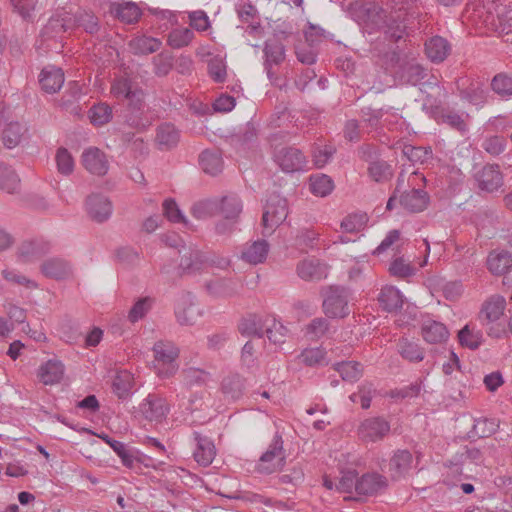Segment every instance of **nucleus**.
Here are the masks:
<instances>
[{
    "label": "nucleus",
    "mask_w": 512,
    "mask_h": 512,
    "mask_svg": "<svg viewBox=\"0 0 512 512\" xmlns=\"http://www.w3.org/2000/svg\"><path fill=\"white\" fill-rule=\"evenodd\" d=\"M286 463V453L282 436L276 433L266 451L260 456L256 470L261 474H272L280 471Z\"/></svg>",
    "instance_id": "obj_1"
},
{
    "label": "nucleus",
    "mask_w": 512,
    "mask_h": 512,
    "mask_svg": "<svg viewBox=\"0 0 512 512\" xmlns=\"http://www.w3.org/2000/svg\"><path fill=\"white\" fill-rule=\"evenodd\" d=\"M158 376L169 378L178 370L176 362L179 356L178 347L171 341L160 340L153 346Z\"/></svg>",
    "instance_id": "obj_2"
},
{
    "label": "nucleus",
    "mask_w": 512,
    "mask_h": 512,
    "mask_svg": "<svg viewBox=\"0 0 512 512\" xmlns=\"http://www.w3.org/2000/svg\"><path fill=\"white\" fill-rule=\"evenodd\" d=\"M323 311L330 318H344L349 313V292L341 286H328L322 289Z\"/></svg>",
    "instance_id": "obj_3"
},
{
    "label": "nucleus",
    "mask_w": 512,
    "mask_h": 512,
    "mask_svg": "<svg viewBox=\"0 0 512 512\" xmlns=\"http://www.w3.org/2000/svg\"><path fill=\"white\" fill-rule=\"evenodd\" d=\"M288 206L286 199L279 195H272L267 200L262 217L263 235L270 236L276 228L287 218Z\"/></svg>",
    "instance_id": "obj_4"
},
{
    "label": "nucleus",
    "mask_w": 512,
    "mask_h": 512,
    "mask_svg": "<svg viewBox=\"0 0 512 512\" xmlns=\"http://www.w3.org/2000/svg\"><path fill=\"white\" fill-rule=\"evenodd\" d=\"M389 431V422L383 417L375 416L360 422L357 428V435L364 443H375L383 440Z\"/></svg>",
    "instance_id": "obj_5"
},
{
    "label": "nucleus",
    "mask_w": 512,
    "mask_h": 512,
    "mask_svg": "<svg viewBox=\"0 0 512 512\" xmlns=\"http://www.w3.org/2000/svg\"><path fill=\"white\" fill-rule=\"evenodd\" d=\"M128 100L129 114L126 116V123L136 129L143 130L150 125L145 118V101L144 91L135 87L134 90L126 98Z\"/></svg>",
    "instance_id": "obj_6"
},
{
    "label": "nucleus",
    "mask_w": 512,
    "mask_h": 512,
    "mask_svg": "<svg viewBox=\"0 0 512 512\" xmlns=\"http://www.w3.org/2000/svg\"><path fill=\"white\" fill-rule=\"evenodd\" d=\"M175 316L180 325L192 326L202 316V310L190 293H182L176 301Z\"/></svg>",
    "instance_id": "obj_7"
},
{
    "label": "nucleus",
    "mask_w": 512,
    "mask_h": 512,
    "mask_svg": "<svg viewBox=\"0 0 512 512\" xmlns=\"http://www.w3.org/2000/svg\"><path fill=\"white\" fill-rule=\"evenodd\" d=\"M274 160L286 173L304 170L307 165L306 157L299 149L294 147H283L276 150Z\"/></svg>",
    "instance_id": "obj_8"
},
{
    "label": "nucleus",
    "mask_w": 512,
    "mask_h": 512,
    "mask_svg": "<svg viewBox=\"0 0 512 512\" xmlns=\"http://www.w3.org/2000/svg\"><path fill=\"white\" fill-rule=\"evenodd\" d=\"M83 167L96 176H104L109 170V159L104 151L97 147H88L84 149L81 155Z\"/></svg>",
    "instance_id": "obj_9"
},
{
    "label": "nucleus",
    "mask_w": 512,
    "mask_h": 512,
    "mask_svg": "<svg viewBox=\"0 0 512 512\" xmlns=\"http://www.w3.org/2000/svg\"><path fill=\"white\" fill-rule=\"evenodd\" d=\"M296 272L304 281H320L327 278L329 266L320 259L309 257L297 264Z\"/></svg>",
    "instance_id": "obj_10"
},
{
    "label": "nucleus",
    "mask_w": 512,
    "mask_h": 512,
    "mask_svg": "<svg viewBox=\"0 0 512 512\" xmlns=\"http://www.w3.org/2000/svg\"><path fill=\"white\" fill-rule=\"evenodd\" d=\"M414 458L410 451L398 449L393 452L389 463L388 473L392 480L404 478L413 467Z\"/></svg>",
    "instance_id": "obj_11"
},
{
    "label": "nucleus",
    "mask_w": 512,
    "mask_h": 512,
    "mask_svg": "<svg viewBox=\"0 0 512 512\" xmlns=\"http://www.w3.org/2000/svg\"><path fill=\"white\" fill-rule=\"evenodd\" d=\"M140 412L149 421L161 422L169 412L166 400L155 394H149L140 404Z\"/></svg>",
    "instance_id": "obj_12"
},
{
    "label": "nucleus",
    "mask_w": 512,
    "mask_h": 512,
    "mask_svg": "<svg viewBox=\"0 0 512 512\" xmlns=\"http://www.w3.org/2000/svg\"><path fill=\"white\" fill-rule=\"evenodd\" d=\"M110 200L101 194H92L86 200V211L89 217L98 223L107 221L112 215Z\"/></svg>",
    "instance_id": "obj_13"
},
{
    "label": "nucleus",
    "mask_w": 512,
    "mask_h": 512,
    "mask_svg": "<svg viewBox=\"0 0 512 512\" xmlns=\"http://www.w3.org/2000/svg\"><path fill=\"white\" fill-rule=\"evenodd\" d=\"M388 480L378 473H367L358 478L356 483V494L360 496H374L385 490Z\"/></svg>",
    "instance_id": "obj_14"
},
{
    "label": "nucleus",
    "mask_w": 512,
    "mask_h": 512,
    "mask_svg": "<svg viewBox=\"0 0 512 512\" xmlns=\"http://www.w3.org/2000/svg\"><path fill=\"white\" fill-rule=\"evenodd\" d=\"M478 186L481 190L493 193L502 188L503 175L498 165H486L477 175Z\"/></svg>",
    "instance_id": "obj_15"
},
{
    "label": "nucleus",
    "mask_w": 512,
    "mask_h": 512,
    "mask_svg": "<svg viewBox=\"0 0 512 512\" xmlns=\"http://www.w3.org/2000/svg\"><path fill=\"white\" fill-rule=\"evenodd\" d=\"M208 268V257L197 249L185 250L181 256L179 269L185 274H195Z\"/></svg>",
    "instance_id": "obj_16"
},
{
    "label": "nucleus",
    "mask_w": 512,
    "mask_h": 512,
    "mask_svg": "<svg viewBox=\"0 0 512 512\" xmlns=\"http://www.w3.org/2000/svg\"><path fill=\"white\" fill-rule=\"evenodd\" d=\"M193 437L196 442V448L193 452L195 461L203 467L209 466L216 456L214 442L198 432H194Z\"/></svg>",
    "instance_id": "obj_17"
},
{
    "label": "nucleus",
    "mask_w": 512,
    "mask_h": 512,
    "mask_svg": "<svg viewBox=\"0 0 512 512\" xmlns=\"http://www.w3.org/2000/svg\"><path fill=\"white\" fill-rule=\"evenodd\" d=\"M421 335L427 343L438 344L448 339L449 331L443 323L424 317L421 323Z\"/></svg>",
    "instance_id": "obj_18"
},
{
    "label": "nucleus",
    "mask_w": 512,
    "mask_h": 512,
    "mask_svg": "<svg viewBox=\"0 0 512 512\" xmlns=\"http://www.w3.org/2000/svg\"><path fill=\"white\" fill-rule=\"evenodd\" d=\"M65 81L64 72L61 68L53 65L46 66L39 75L41 88L49 94L58 92Z\"/></svg>",
    "instance_id": "obj_19"
},
{
    "label": "nucleus",
    "mask_w": 512,
    "mask_h": 512,
    "mask_svg": "<svg viewBox=\"0 0 512 512\" xmlns=\"http://www.w3.org/2000/svg\"><path fill=\"white\" fill-rule=\"evenodd\" d=\"M269 250L270 246L266 240H256L243 247L240 258L251 265L261 264L267 259Z\"/></svg>",
    "instance_id": "obj_20"
},
{
    "label": "nucleus",
    "mask_w": 512,
    "mask_h": 512,
    "mask_svg": "<svg viewBox=\"0 0 512 512\" xmlns=\"http://www.w3.org/2000/svg\"><path fill=\"white\" fill-rule=\"evenodd\" d=\"M216 214L226 220H237L242 212V201L235 194H229L215 199Z\"/></svg>",
    "instance_id": "obj_21"
},
{
    "label": "nucleus",
    "mask_w": 512,
    "mask_h": 512,
    "mask_svg": "<svg viewBox=\"0 0 512 512\" xmlns=\"http://www.w3.org/2000/svg\"><path fill=\"white\" fill-rule=\"evenodd\" d=\"M506 301L500 295L490 297L484 304L480 312V319L483 325H490L498 321L504 314Z\"/></svg>",
    "instance_id": "obj_22"
},
{
    "label": "nucleus",
    "mask_w": 512,
    "mask_h": 512,
    "mask_svg": "<svg viewBox=\"0 0 512 512\" xmlns=\"http://www.w3.org/2000/svg\"><path fill=\"white\" fill-rule=\"evenodd\" d=\"M451 52L450 43L441 36H433L425 42V53L432 62H443Z\"/></svg>",
    "instance_id": "obj_23"
},
{
    "label": "nucleus",
    "mask_w": 512,
    "mask_h": 512,
    "mask_svg": "<svg viewBox=\"0 0 512 512\" xmlns=\"http://www.w3.org/2000/svg\"><path fill=\"white\" fill-rule=\"evenodd\" d=\"M270 322V316H261L252 314L244 318L239 324V331L244 336H257L262 338L265 334L267 324Z\"/></svg>",
    "instance_id": "obj_24"
},
{
    "label": "nucleus",
    "mask_w": 512,
    "mask_h": 512,
    "mask_svg": "<svg viewBox=\"0 0 512 512\" xmlns=\"http://www.w3.org/2000/svg\"><path fill=\"white\" fill-rule=\"evenodd\" d=\"M76 19L67 12L52 16L43 29V35L56 37L61 32H66L75 26Z\"/></svg>",
    "instance_id": "obj_25"
},
{
    "label": "nucleus",
    "mask_w": 512,
    "mask_h": 512,
    "mask_svg": "<svg viewBox=\"0 0 512 512\" xmlns=\"http://www.w3.org/2000/svg\"><path fill=\"white\" fill-rule=\"evenodd\" d=\"M264 67L269 79L273 78L272 66L279 65L285 59V49L282 43L274 40L267 41L264 47Z\"/></svg>",
    "instance_id": "obj_26"
},
{
    "label": "nucleus",
    "mask_w": 512,
    "mask_h": 512,
    "mask_svg": "<svg viewBox=\"0 0 512 512\" xmlns=\"http://www.w3.org/2000/svg\"><path fill=\"white\" fill-rule=\"evenodd\" d=\"M64 376V365L58 360H49L38 370V377L44 385H54Z\"/></svg>",
    "instance_id": "obj_27"
},
{
    "label": "nucleus",
    "mask_w": 512,
    "mask_h": 512,
    "mask_svg": "<svg viewBox=\"0 0 512 512\" xmlns=\"http://www.w3.org/2000/svg\"><path fill=\"white\" fill-rule=\"evenodd\" d=\"M428 195L421 189H412L400 197L401 206L409 212H421L428 204Z\"/></svg>",
    "instance_id": "obj_28"
},
{
    "label": "nucleus",
    "mask_w": 512,
    "mask_h": 512,
    "mask_svg": "<svg viewBox=\"0 0 512 512\" xmlns=\"http://www.w3.org/2000/svg\"><path fill=\"white\" fill-rule=\"evenodd\" d=\"M110 12L124 23L132 24L139 20L142 12L138 5L134 2L113 3Z\"/></svg>",
    "instance_id": "obj_29"
},
{
    "label": "nucleus",
    "mask_w": 512,
    "mask_h": 512,
    "mask_svg": "<svg viewBox=\"0 0 512 512\" xmlns=\"http://www.w3.org/2000/svg\"><path fill=\"white\" fill-rule=\"evenodd\" d=\"M378 300L381 307L387 312H397L404 303L402 293L393 286L382 288Z\"/></svg>",
    "instance_id": "obj_30"
},
{
    "label": "nucleus",
    "mask_w": 512,
    "mask_h": 512,
    "mask_svg": "<svg viewBox=\"0 0 512 512\" xmlns=\"http://www.w3.org/2000/svg\"><path fill=\"white\" fill-rule=\"evenodd\" d=\"M161 46L160 39L147 35L136 36L129 42V48L136 55L152 54L158 51Z\"/></svg>",
    "instance_id": "obj_31"
},
{
    "label": "nucleus",
    "mask_w": 512,
    "mask_h": 512,
    "mask_svg": "<svg viewBox=\"0 0 512 512\" xmlns=\"http://www.w3.org/2000/svg\"><path fill=\"white\" fill-rule=\"evenodd\" d=\"M179 138V131L172 124L164 123L157 128L156 143L161 150L175 147Z\"/></svg>",
    "instance_id": "obj_32"
},
{
    "label": "nucleus",
    "mask_w": 512,
    "mask_h": 512,
    "mask_svg": "<svg viewBox=\"0 0 512 512\" xmlns=\"http://www.w3.org/2000/svg\"><path fill=\"white\" fill-rule=\"evenodd\" d=\"M488 269L495 275L504 274L512 266V255L508 251H492L487 259Z\"/></svg>",
    "instance_id": "obj_33"
},
{
    "label": "nucleus",
    "mask_w": 512,
    "mask_h": 512,
    "mask_svg": "<svg viewBox=\"0 0 512 512\" xmlns=\"http://www.w3.org/2000/svg\"><path fill=\"white\" fill-rule=\"evenodd\" d=\"M195 38V33L188 27H177L167 35V44L173 49L189 46Z\"/></svg>",
    "instance_id": "obj_34"
},
{
    "label": "nucleus",
    "mask_w": 512,
    "mask_h": 512,
    "mask_svg": "<svg viewBox=\"0 0 512 512\" xmlns=\"http://www.w3.org/2000/svg\"><path fill=\"white\" fill-rule=\"evenodd\" d=\"M458 339L463 347L475 350L483 342V333L474 325L467 324L458 332Z\"/></svg>",
    "instance_id": "obj_35"
},
{
    "label": "nucleus",
    "mask_w": 512,
    "mask_h": 512,
    "mask_svg": "<svg viewBox=\"0 0 512 512\" xmlns=\"http://www.w3.org/2000/svg\"><path fill=\"white\" fill-rule=\"evenodd\" d=\"M42 272L51 278L63 279L71 273L69 263L63 259L53 258L42 264Z\"/></svg>",
    "instance_id": "obj_36"
},
{
    "label": "nucleus",
    "mask_w": 512,
    "mask_h": 512,
    "mask_svg": "<svg viewBox=\"0 0 512 512\" xmlns=\"http://www.w3.org/2000/svg\"><path fill=\"white\" fill-rule=\"evenodd\" d=\"M209 291L217 296H233L242 287L240 282L232 278H223L208 284Z\"/></svg>",
    "instance_id": "obj_37"
},
{
    "label": "nucleus",
    "mask_w": 512,
    "mask_h": 512,
    "mask_svg": "<svg viewBox=\"0 0 512 512\" xmlns=\"http://www.w3.org/2000/svg\"><path fill=\"white\" fill-rule=\"evenodd\" d=\"M200 165L207 174L215 176L223 169V159L217 151H204L199 157Z\"/></svg>",
    "instance_id": "obj_38"
},
{
    "label": "nucleus",
    "mask_w": 512,
    "mask_h": 512,
    "mask_svg": "<svg viewBox=\"0 0 512 512\" xmlns=\"http://www.w3.org/2000/svg\"><path fill=\"white\" fill-rule=\"evenodd\" d=\"M20 188V179L9 166L0 165V189L7 193H16Z\"/></svg>",
    "instance_id": "obj_39"
},
{
    "label": "nucleus",
    "mask_w": 512,
    "mask_h": 512,
    "mask_svg": "<svg viewBox=\"0 0 512 512\" xmlns=\"http://www.w3.org/2000/svg\"><path fill=\"white\" fill-rule=\"evenodd\" d=\"M398 352L404 359L410 362H420L424 359V350L419 344L408 339L399 340Z\"/></svg>",
    "instance_id": "obj_40"
},
{
    "label": "nucleus",
    "mask_w": 512,
    "mask_h": 512,
    "mask_svg": "<svg viewBox=\"0 0 512 512\" xmlns=\"http://www.w3.org/2000/svg\"><path fill=\"white\" fill-rule=\"evenodd\" d=\"M334 369L340 374L343 380L355 382L363 373L362 365L355 361H344L334 364Z\"/></svg>",
    "instance_id": "obj_41"
},
{
    "label": "nucleus",
    "mask_w": 512,
    "mask_h": 512,
    "mask_svg": "<svg viewBox=\"0 0 512 512\" xmlns=\"http://www.w3.org/2000/svg\"><path fill=\"white\" fill-rule=\"evenodd\" d=\"M133 375L128 371L118 372L112 383L113 391L119 398H125L130 394L133 387Z\"/></svg>",
    "instance_id": "obj_42"
},
{
    "label": "nucleus",
    "mask_w": 512,
    "mask_h": 512,
    "mask_svg": "<svg viewBox=\"0 0 512 512\" xmlns=\"http://www.w3.org/2000/svg\"><path fill=\"white\" fill-rule=\"evenodd\" d=\"M310 191L319 197H325L330 194L334 188L332 179L324 174L310 177Z\"/></svg>",
    "instance_id": "obj_43"
},
{
    "label": "nucleus",
    "mask_w": 512,
    "mask_h": 512,
    "mask_svg": "<svg viewBox=\"0 0 512 512\" xmlns=\"http://www.w3.org/2000/svg\"><path fill=\"white\" fill-rule=\"evenodd\" d=\"M155 303L154 298L146 296L139 298L131 307L128 313V319L131 323H136L144 318Z\"/></svg>",
    "instance_id": "obj_44"
},
{
    "label": "nucleus",
    "mask_w": 512,
    "mask_h": 512,
    "mask_svg": "<svg viewBox=\"0 0 512 512\" xmlns=\"http://www.w3.org/2000/svg\"><path fill=\"white\" fill-rule=\"evenodd\" d=\"M368 221L365 213H353L347 215L340 224L341 230L346 233H358L364 229Z\"/></svg>",
    "instance_id": "obj_45"
},
{
    "label": "nucleus",
    "mask_w": 512,
    "mask_h": 512,
    "mask_svg": "<svg viewBox=\"0 0 512 512\" xmlns=\"http://www.w3.org/2000/svg\"><path fill=\"white\" fill-rule=\"evenodd\" d=\"M89 118L94 125H105L112 119V108L106 103L94 105L89 110Z\"/></svg>",
    "instance_id": "obj_46"
},
{
    "label": "nucleus",
    "mask_w": 512,
    "mask_h": 512,
    "mask_svg": "<svg viewBox=\"0 0 512 512\" xmlns=\"http://www.w3.org/2000/svg\"><path fill=\"white\" fill-rule=\"evenodd\" d=\"M368 174L375 182H383L391 178V166L382 160L372 161L368 167Z\"/></svg>",
    "instance_id": "obj_47"
},
{
    "label": "nucleus",
    "mask_w": 512,
    "mask_h": 512,
    "mask_svg": "<svg viewBox=\"0 0 512 512\" xmlns=\"http://www.w3.org/2000/svg\"><path fill=\"white\" fill-rule=\"evenodd\" d=\"M265 334L274 344H281L285 342L288 330L281 322L270 317V322L266 326Z\"/></svg>",
    "instance_id": "obj_48"
},
{
    "label": "nucleus",
    "mask_w": 512,
    "mask_h": 512,
    "mask_svg": "<svg viewBox=\"0 0 512 512\" xmlns=\"http://www.w3.org/2000/svg\"><path fill=\"white\" fill-rule=\"evenodd\" d=\"M113 450L114 452L121 458L123 465L126 467H132L134 464V457L127 449L126 445L123 442L111 439L107 435L100 436Z\"/></svg>",
    "instance_id": "obj_49"
},
{
    "label": "nucleus",
    "mask_w": 512,
    "mask_h": 512,
    "mask_svg": "<svg viewBox=\"0 0 512 512\" xmlns=\"http://www.w3.org/2000/svg\"><path fill=\"white\" fill-rule=\"evenodd\" d=\"M57 170L62 175H70L74 170V159L66 148H59L55 155Z\"/></svg>",
    "instance_id": "obj_50"
},
{
    "label": "nucleus",
    "mask_w": 512,
    "mask_h": 512,
    "mask_svg": "<svg viewBox=\"0 0 512 512\" xmlns=\"http://www.w3.org/2000/svg\"><path fill=\"white\" fill-rule=\"evenodd\" d=\"M237 14L240 20L244 23H250L249 27L251 30L255 31L260 27V24L253 23V20L256 18L257 9L249 2L242 0L237 5Z\"/></svg>",
    "instance_id": "obj_51"
},
{
    "label": "nucleus",
    "mask_w": 512,
    "mask_h": 512,
    "mask_svg": "<svg viewBox=\"0 0 512 512\" xmlns=\"http://www.w3.org/2000/svg\"><path fill=\"white\" fill-rule=\"evenodd\" d=\"M23 128L19 123H10L3 131L2 139L5 147H16L22 138Z\"/></svg>",
    "instance_id": "obj_52"
},
{
    "label": "nucleus",
    "mask_w": 512,
    "mask_h": 512,
    "mask_svg": "<svg viewBox=\"0 0 512 512\" xmlns=\"http://www.w3.org/2000/svg\"><path fill=\"white\" fill-rule=\"evenodd\" d=\"M209 379L210 374L199 368L190 367L183 371V381L189 387L205 384Z\"/></svg>",
    "instance_id": "obj_53"
},
{
    "label": "nucleus",
    "mask_w": 512,
    "mask_h": 512,
    "mask_svg": "<svg viewBox=\"0 0 512 512\" xmlns=\"http://www.w3.org/2000/svg\"><path fill=\"white\" fill-rule=\"evenodd\" d=\"M209 76L217 83H222L226 80L227 71L226 63L220 56L213 57L208 62Z\"/></svg>",
    "instance_id": "obj_54"
},
{
    "label": "nucleus",
    "mask_w": 512,
    "mask_h": 512,
    "mask_svg": "<svg viewBox=\"0 0 512 512\" xmlns=\"http://www.w3.org/2000/svg\"><path fill=\"white\" fill-rule=\"evenodd\" d=\"M188 19L190 26L198 32H204L210 29L211 22L207 13L203 10L189 11Z\"/></svg>",
    "instance_id": "obj_55"
},
{
    "label": "nucleus",
    "mask_w": 512,
    "mask_h": 512,
    "mask_svg": "<svg viewBox=\"0 0 512 512\" xmlns=\"http://www.w3.org/2000/svg\"><path fill=\"white\" fill-rule=\"evenodd\" d=\"M215 207V199L203 200L195 203L191 212L197 219H205L217 215Z\"/></svg>",
    "instance_id": "obj_56"
},
{
    "label": "nucleus",
    "mask_w": 512,
    "mask_h": 512,
    "mask_svg": "<svg viewBox=\"0 0 512 512\" xmlns=\"http://www.w3.org/2000/svg\"><path fill=\"white\" fill-rule=\"evenodd\" d=\"M402 153L409 161L413 163H423L431 156L432 151L430 148L405 145L402 149Z\"/></svg>",
    "instance_id": "obj_57"
},
{
    "label": "nucleus",
    "mask_w": 512,
    "mask_h": 512,
    "mask_svg": "<svg viewBox=\"0 0 512 512\" xmlns=\"http://www.w3.org/2000/svg\"><path fill=\"white\" fill-rule=\"evenodd\" d=\"M390 273L398 278H407L415 274V268L404 258H396L390 265Z\"/></svg>",
    "instance_id": "obj_58"
},
{
    "label": "nucleus",
    "mask_w": 512,
    "mask_h": 512,
    "mask_svg": "<svg viewBox=\"0 0 512 512\" xmlns=\"http://www.w3.org/2000/svg\"><path fill=\"white\" fill-rule=\"evenodd\" d=\"M325 354V351L320 347L307 348L301 352L299 358L304 364L315 366L325 362Z\"/></svg>",
    "instance_id": "obj_59"
},
{
    "label": "nucleus",
    "mask_w": 512,
    "mask_h": 512,
    "mask_svg": "<svg viewBox=\"0 0 512 512\" xmlns=\"http://www.w3.org/2000/svg\"><path fill=\"white\" fill-rule=\"evenodd\" d=\"M357 480L358 473L355 470L342 471V475L336 485V489L344 493L356 492Z\"/></svg>",
    "instance_id": "obj_60"
},
{
    "label": "nucleus",
    "mask_w": 512,
    "mask_h": 512,
    "mask_svg": "<svg viewBox=\"0 0 512 512\" xmlns=\"http://www.w3.org/2000/svg\"><path fill=\"white\" fill-rule=\"evenodd\" d=\"M498 424L493 419L480 418L474 421L473 432L480 438L489 437L496 432Z\"/></svg>",
    "instance_id": "obj_61"
},
{
    "label": "nucleus",
    "mask_w": 512,
    "mask_h": 512,
    "mask_svg": "<svg viewBox=\"0 0 512 512\" xmlns=\"http://www.w3.org/2000/svg\"><path fill=\"white\" fill-rule=\"evenodd\" d=\"M134 88L128 78H118L112 82L110 93L117 99H126Z\"/></svg>",
    "instance_id": "obj_62"
},
{
    "label": "nucleus",
    "mask_w": 512,
    "mask_h": 512,
    "mask_svg": "<svg viewBox=\"0 0 512 512\" xmlns=\"http://www.w3.org/2000/svg\"><path fill=\"white\" fill-rule=\"evenodd\" d=\"M243 386V380L238 375L227 377L222 382V389L224 393L230 395L233 399H236L241 395Z\"/></svg>",
    "instance_id": "obj_63"
},
{
    "label": "nucleus",
    "mask_w": 512,
    "mask_h": 512,
    "mask_svg": "<svg viewBox=\"0 0 512 512\" xmlns=\"http://www.w3.org/2000/svg\"><path fill=\"white\" fill-rule=\"evenodd\" d=\"M491 86L493 91L498 95H512V77L504 74H498L493 78Z\"/></svg>",
    "instance_id": "obj_64"
}]
</instances>
